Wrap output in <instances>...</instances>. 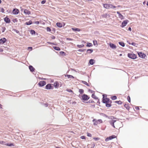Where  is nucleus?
Wrapping results in <instances>:
<instances>
[{
	"label": "nucleus",
	"mask_w": 148,
	"mask_h": 148,
	"mask_svg": "<svg viewBox=\"0 0 148 148\" xmlns=\"http://www.w3.org/2000/svg\"><path fill=\"white\" fill-rule=\"evenodd\" d=\"M102 101L103 103L106 104V106L107 107H110L112 106V101L109 98H106L104 100H102Z\"/></svg>",
	"instance_id": "nucleus-1"
},
{
	"label": "nucleus",
	"mask_w": 148,
	"mask_h": 148,
	"mask_svg": "<svg viewBox=\"0 0 148 148\" xmlns=\"http://www.w3.org/2000/svg\"><path fill=\"white\" fill-rule=\"evenodd\" d=\"M92 122H93V125H97L98 124L102 123L103 122L101 119H99L97 120L96 119H94L92 120Z\"/></svg>",
	"instance_id": "nucleus-2"
},
{
	"label": "nucleus",
	"mask_w": 148,
	"mask_h": 148,
	"mask_svg": "<svg viewBox=\"0 0 148 148\" xmlns=\"http://www.w3.org/2000/svg\"><path fill=\"white\" fill-rule=\"evenodd\" d=\"M127 56L129 58L132 59H135L137 57L136 55L133 53H128L127 54Z\"/></svg>",
	"instance_id": "nucleus-3"
},
{
	"label": "nucleus",
	"mask_w": 148,
	"mask_h": 148,
	"mask_svg": "<svg viewBox=\"0 0 148 148\" xmlns=\"http://www.w3.org/2000/svg\"><path fill=\"white\" fill-rule=\"evenodd\" d=\"M138 54L139 56L141 58L145 59L146 57V55L145 54L141 52H138Z\"/></svg>",
	"instance_id": "nucleus-4"
},
{
	"label": "nucleus",
	"mask_w": 148,
	"mask_h": 148,
	"mask_svg": "<svg viewBox=\"0 0 148 148\" xmlns=\"http://www.w3.org/2000/svg\"><path fill=\"white\" fill-rule=\"evenodd\" d=\"M53 88V86L51 84H48L45 86V88L47 89H51Z\"/></svg>",
	"instance_id": "nucleus-5"
},
{
	"label": "nucleus",
	"mask_w": 148,
	"mask_h": 148,
	"mask_svg": "<svg viewBox=\"0 0 148 148\" xmlns=\"http://www.w3.org/2000/svg\"><path fill=\"white\" fill-rule=\"evenodd\" d=\"M116 137V136L115 135H113L112 136H110L109 137L105 139V140L106 142H107L109 140H112L113 138H115Z\"/></svg>",
	"instance_id": "nucleus-6"
},
{
	"label": "nucleus",
	"mask_w": 148,
	"mask_h": 148,
	"mask_svg": "<svg viewBox=\"0 0 148 148\" xmlns=\"http://www.w3.org/2000/svg\"><path fill=\"white\" fill-rule=\"evenodd\" d=\"M129 21L128 20L124 21L122 23V24L121 25V27H124L127 24Z\"/></svg>",
	"instance_id": "nucleus-7"
},
{
	"label": "nucleus",
	"mask_w": 148,
	"mask_h": 148,
	"mask_svg": "<svg viewBox=\"0 0 148 148\" xmlns=\"http://www.w3.org/2000/svg\"><path fill=\"white\" fill-rule=\"evenodd\" d=\"M46 84V82L45 81H41L39 82L38 84L40 87H42L45 85Z\"/></svg>",
	"instance_id": "nucleus-8"
},
{
	"label": "nucleus",
	"mask_w": 148,
	"mask_h": 148,
	"mask_svg": "<svg viewBox=\"0 0 148 148\" xmlns=\"http://www.w3.org/2000/svg\"><path fill=\"white\" fill-rule=\"evenodd\" d=\"M0 144L8 146H12L14 145L12 143L5 144V142L2 141H0Z\"/></svg>",
	"instance_id": "nucleus-9"
},
{
	"label": "nucleus",
	"mask_w": 148,
	"mask_h": 148,
	"mask_svg": "<svg viewBox=\"0 0 148 148\" xmlns=\"http://www.w3.org/2000/svg\"><path fill=\"white\" fill-rule=\"evenodd\" d=\"M19 12V10L17 9H14L12 11V13L14 15L18 14Z\"/></svg>",
	"instance_id": "nucleus-10"
},
{
	"label": "nucleus",
	"mask_w": 148,
	"mask_h": 148,
	"mask_svg": "<svg viewBox=\"0 0 148 148\" xmlns=\"http://www.w3.org/2000/svg\"><path fill=\"white\" fill-rule=\"evenodd\" d=\"M89 98L88 96L86 95H84L82 97V99L83 100H87Z\"/></svg>",
	"instance_id": "nucleus-11"
},
{
	"label": "nucleus",
	"mask_w": 148,
	"mask_h": 148,
	"mask_svg": "<svg viewBox=\"0 0 148 148\" xmlns=\"http://www.w3.org/2000/svg\"><path fill=\"white\" fill-rule=\"evenodd\" d=\"M7 40L5 38H3L0 39V43L1 44H3L5 43Z\"/></svg>",
	"instance_id": "nucleus-12"
},
{
	"label": "nucleus",
	"mask_w": 148,
	"mask_h": 148,
	"mask_svg": "<svg viewBox=\"0 0 148 148\" xmlns=\"http://www.w3.org/2000/svg\"><path fill=\"white\" fill-rule=\"evenodd\" d=\"M103 7L106 9H109L110 8L111 4L108 3H104L103 4Z\"/></svg>",
	"instance_id": "nucleus-13"
},
{
	"label": "nucleus",
	"mask_w": 148,
	"mask_h": 148,
	"mask_svg": "<svg viewBox=\"0 0 148 148\" xmlns=\"http://www.w3.org/2000/svg\"><path fill=\"white\" fill-rule=\"evenodd\" d=\"M4 21L6 23H9L10 22V19L7 16L4 18Z\"/></svg>",
	"instance_id": "nucleus-14"
},
{
	"label": "nucleus",
	"mask_w": 148,
	"mask_h": 148,
	"mask_svg": "<svg viewBox=\"0 0 148 148\" xmlns=\"http://www.w3.org/2000/svg\"><path fill=\"white\" fill-rule=\"evenodd\" d=\"M109 45L110 47L113 49H116V45L113 43H110Z\"/></svg>",
	"instance_id": "nucleus-15"
},
{
	"label": "nucleus",
	"mask_w": 148,
	"mask_h": 148,
	"mask_svg": "<svg viewBox=\"0 0 148 148\" xmlns=\"http://www.w3.org/2000/svg\"><path fill=\"white\" fill-rule=\"evenodd\" d=\"M116 121V120H111L110 121V123L111 125L114 127L116 128V127H115L114 123Z\"/></svg>",
	"instance_id": "nucleus-16"
},
{
	"label": "nucleus",
	"mask_w": 148,
	"mask_h": 148,
	"mask_svg": "<svg viewBox=\"0 0 148 148\" xmlns=\"http://www.w3.org/2000/svg\"><path fill=\"white\" fill-rule=\"evenodd\" d=\"M24 12L26 15H29L31 14L30 12L27 9L24 10Z\"/></svg>",
	"instance_id": "nucleus-17"
},
{
	"label": "nucleus",
	"mask_w": 148,
	"mask_h": 148,
	"mask_svg": "<svg viewBox=\"0 0 148 148\" xmlns=\"http://www.w3.org/2000/svg\"><path fill=\"white\" fill-rule=\"evenodd\" d=\"M117 13L119 15V17L121 19H123L124 18L123 16L118 11L117 12Z\"/></svg>",
	"instance_id": "nucleus-18"
},
{
	"label": "nucleus",
	"mask_w": 148,
	"mask_h": 148,
	"mask_svg": "<svg viewBox=\"0 0 148 148\" xmlns=\"http://www.w3.org/2000/svg\"><path fill=\"white\" fill-rule=\"evenodd\" d=\"M89 103H92V105H91L90 106L91 107V108H94L95 107V102H94V101H92L90 100L89 101Z\"/></svg>",
	"instance_id": "nucleus-19"
},
{
	"label": "nucleus",
	"mask_w": 148,
	"mask_h": 148,
	"mask_svg": "<svg viewBox=\"0 0 148 148\" xmlns=\"http://www.w3.org/2000/svg\"><path fill=\"white\" fill-rule=\"evenodd\" d=\"M29 67V69L31 72L34 71L35 69L32 66L30 65Z\"/></svg>",
	"instance_id": "nucleus-20"
},
{
	"label": "nucleus",
	"mask_w": 148,
	"mask_h": 148,
	"mask_svg": "<svg viewBox=\"0 0 148 148\" xmlns=\"http://www.w3.org/2000/svg\"><path fill=\"white\" fill-rule=\"evenodd\" d=\"M72 29L75 32H79L80 31V29L78 28H72Z\"/></svg>",
	"instance_id": "nucleus-21"
},
{
	"label": "nucleus",
	"mask_w": 148,
	"mask_h": 148,
	"mask_svg": "<svg viewBox=\"0 0 148 148\" xmlns=\"http://www.w3.org/2000/svg\"><path fill=\"white\" fill-rule=\"evenodd\" d=\"M57 26L59 27H61L62 26V24L60 22H58L56 23Z\"/></svg>",
	"instance_id": "nucleus-22"
},
{
	"label": "nucleus",
	"mask_w": 148,
	"mask_h": 148,
	"mask_svg": "<svg viewBox=\"0 0 148 148\" xmlns=\"http://www.w3.org/2000/svg\"><path fill=\"white\" fill-rule=\"evenodd\" d=\"M95 63L94 60L92 59H91L89 60V63L90 65H92Z\"/></svg>",
	"instance_id": "nucleus-23"
},
{
	"label": "nucleus",
	"mask_w": 148,
	"mask_h": 148,
	"mask_svg": "<svg viewBox=\"0 0 148 148\" xmlns=\"http://www.w3.org/2000/svg\"><path fill=\"white\" fill-rule=\"evenodd\" d=\"M124 107L127 110H129L130 108L129 105L128 104H125L124 105Z\"/></svg>",
	"instance_id": "nucleus-24"
},
{
	"label": "nucleus",
	"mask_w": 148,
	"mask_h": 148,
	"mask_svg": "<svg viewBox=\"0 0 148 148\" xmlns=\"http://www.w3.org/2000/svg\"><path fill=\"white\" fill-rule=\"evenodd\" d=\"M32 24V22L31 20L29 21L28 22H27L25 23V25H30Z\"/></svg>",
	"instance_id": "nucleus-25"
},
{
	"label": "nucleus",
	"mask_w": 148,
	"mask_h": 148,
	"mask_svg": "<svg viewBox=\"0 0 148 148\" xmlns=\"http://www.w3.org/2000/svg\"><path fill=\"white\" fill-rule=\"evenodd\" d=\"M93 51V50L92 49H88L87 50V52L88 53H90Z\"/></svg>",
	"instance_id": "nucleus-26"
},
{
	"label": "nucleus",
	"mask_w": 148,
	"mask_h": 148,
	"mask_svg": "<svg viewBox=\"0 0 148 148\" xmlns=\"http://www.w3.org/2000/svg\"><path fill=\"white\" fill-rule=\"evenodd\" d=\"M114 102L115 103H117L119 105H121L122 103V102L120 100L118 101H115Z\"/></svg>",
	"instance_id": "nucleus-27"
},
{
	"label": "nucleus",
	"mask_w": 148,
	"mask_h": 148,
	"mask_svg": "<svg viewBox=\"0 0 148 148\" xmlns=\"http://www.w3.org/2000/svg\"><path fill=\"white\" fill-rule=\"evenodd\" d=\"M53 49L57 51H60V47H53Z\"/></svg>",
	"instance_id": "nucleus-28"
},
{
	"label": "nucleus",
	"mask_w": 148,
	"mask_h": 148,
	"mask_svg": "<svg viewBox=\"0 0 148 148\" xmlns=\"http://www.w3.org/2000/svg\"><path fill=\"white\" fill-rule=\"evenodd\" d=\"M93 45L94 46H96L98 45L97 42V41L95 40H94L93 41Z\"/></svg>",
	"instance_id": "nucleus-29"
},
{
	"label": "nucleus",
	"mask_w": 148,
	"mask_h": 148,
	"mask_svg": "<svg viewBox=\"0 0 148 148\" xmlns=\"http://www.w3.org/2000/svg\"><path fill=\"white\" fill-rule=\"evenodd\" d=\"M30 32L32 35H35L36 34L35 31L33 30L32 29L30 30Z\"/></svg>",
	"instance_id": "nucleus-30"
},
{
	"label": "nucleus",
	"mask_w": 148,
	"mask_h": 148,
	"mask_svg": "<svg viewBox=\"0 0 148 148\" xmlns=\"http://www.w3.org/2000/svg\"><path fill=\"white\" fill-rule=\"evenodd\" d=\"M65 76L67 77L68 78H74V77L73 76L69 75H66Z\"/></svg>",
	"instance_id": "nucleus-31"
},
{
	"label": "nucleus",
	"mask_w": 148,
	"mask_h": 148,
	"mask_svg": "<svg viewBox=\"0 0 148 148\" xmlns=\"http://www.w3.org/2000/svg\"><path fill=\"white\" fill-rule=\"evenodd\" d=\"M119 44L123 47L125 46V44L123 42H119Z\"/></svg>",
	"instance_id": "nucleus-32"
},
{
	"label": "nucleus",
	"mask_w": 148,
	"mask_h": 148,
	"mask_svg": "<svg viewBox=\"0 0 148 148\" xmlns=\"http://www.w3.org/2000/svg\"><path fill=\"white\" fill-rule=\"evenodd\" d=\"M86 46L88 47H91L92 46V44L91 43L88 42Z\"/></svg>",
	"instance_id": "nucleus-33"
},
{
	"label": "nucleus",
	"mask_w": 148,
	"mask_h": 148,
	"mask_svg": "<svg viewBox=\"0 0 148 148\" xmlns=\"http://www.w3.org/2000/svg\"><path fill=\"white\" fill-rule=\"evenodd\" d=\"M54 85L55 87H57L59 86L58 83L57 82H56L54 83Z\"/></svg>",
	"instance_id": "nucleus-34"
},
{
	"label": "nucleus",
	"mask_w": 148,
	"mask_h": 148,
	"mask_svg": "<svg viewBox=\"0 0 148 148\" xmlns=\"http://www.w3.org/2000/svg\"><path fill=\"white\" fill-rule=\"evenodd\" d=\"M111 98L112 100H115L117 99V97L116 96H112Z\"/></svg>",
	"instance_id": "nucleus-35"
},
{
	"label": "nucleus",
	"mask_w": 148,
	"mask_h": 148,
	"mask_svg": "<svg viewBox=\"0 0 148 148\" xmlns=\"http://www.w3.org/2000/svg\"><path fill=\"white\" fill-rule=\"evenodd\" d=\"M103 97L102 100H104V99H106V98H108L107 97V95L106 94H103Z\"/></svg>",
	"instance_id": "nucleus-36"
},
{
	"label": "nucleus",
	"mask_w": 148,
	"mask_h": 148,
	"mask_svg": "<svg viewBox=\"0 0 148 148\" xmlns=\"http://www.w3.org/2000/svg\"><path fill=\"white\" fill-rule=\"evenodd\" d=\"M77 47L79 48L83 47L84 46V45L83 44H82L81 45H77Z\"/></svg>",
	"instance_id": "nucleus-37"
},
{
	"label": "nucleus",
	"mask_w": 148,
	"mask_h": 148,
	"mask_svg": "<svg viewBox=\"0 0 148 148\" xmlns=\"http://www.w3.org/2000/svg\"><path fill=\"white\" fill-rule=\"evenodd\" d=\"M92 97L93 98L95 99H97V97L95 95L94 93L92 95Z\"/></svg>",
	"instance_id": "nucleus-38"
},
{
	"label": "nucleus",
	"mask_w": 148,
	"mask_h": 148,
	"mask_svg": "<svg viewBox=\"0 0 148 148\" xmlns=\"http://www.w3.org/2000/svg\"><path fill=\"white\" fill-rule=\"evenodd\" d=\"M60 53L61 55L65 56L66 55V53L65 52L63 51H61L60 52Z\"/></svg>",
	"instance_id": "nucleus-39"
},
{
	"label": "nucleus",
	"mask_w": 148,
	"mask_h": 148,
	"mask_svg": "<svg viewBox=\"0 0 148 148\" xmlns=\"http://www.w3.org/2000/svg\"><path fill=\"white\" fill-rule=\"evenodd\" d=\"M131 44V45H132L134 46H135L136 47H137V45H138V44H136V43L134 42H132Z\"/></svg>",
	"instance_id": "nucleus-40"
},
{
	"label": "nucleus",
	"mask_w": 148,
	"mask_h": 148,
	"mask_svg": "<svg viewBox=\"0 0 148 148\" xmlns=\"http://www.w3.org/2000/svg\"><path fill=\"white\" fill-rule=\"evenodd\" d=\"M85 50L86 49H79L77 50V51L79 52H84Z\"/></svg>",
	"instance_id": "nucleus-41"
},
{
	"label": "nucleus",
	"mask_w": 148,
	"mask_h": 148,
	"mask_svg": "<svg viewBox=\"0 0 148 148\" xmlns=\"http://www.w3.org/2000/svg\"><path fill=\"white\" fill-rule=\"evenodd\" d=\"M66 90L69 92H73V91L69 89H67Z\"/></svg>",
	"instance_id": "nucleus-42"
},
{
	"label": "nucleus",
	"mask_w": 148,
	"mask_h": 148,
	"mask_svg": "<svg viewBox=\"0 0 148 148\" xmlns=\"http://www.w3.org/2000/svg\"><path fill=\"white\" fill-rule=\"evenodd\" d=\"M6 29V28L5 27H2V32H4L5 30Z\"/></svg>",
	"instance_id": "nucleus-43"
},
{
	"label": "nucleus",
	"mask_w": 148,
	"mask_h": 148,
	"mask_svg": "<svg viewBox=\"0 0 148 148\" xmlns=\"http://www.w3.org/2000/svg\"><path fill=\"white\" fill-rule=\"evenodd\" d=\"M82 82L84 84H86L88 86H89L88 84L87 83V82H86L84 81H82Z\"/></svg>",
	"instance_id": "nucleus-44"
},
{
	"label": "nucleus",
	"mask_w": 148,
	"mask_h": 148,
	"mask_svg": "<svg viewBox=\"0 0 148 148\" xmlns=\"http://www.w3.org/2000/svg\"><path fill=\"white\" fill-rule=\"evenodd\" d=\"M87 136L90 137H92V135L91 134L89 133H87Z\"/></svg>",
	"instance_id": "nucleus-45"
},
{
	"label": "nucleus",
	"mask_w": 148,
	"mask_h": 148,
	"mask_svg": "<svg viewBox=\"0 0 148 148\" xmlns=\"http://www.w3.org/2000/svg\"><path fill=\"white\" fill-rule=\"evenodd\" d=\"M127 100L128 101V102H129L130 103V101H130V97L129 96H128L127 97Z\"/></svg>",
	"instance_id": "nucleus-46"
},
{
	"label": "nucleus",
	"mask_w": 148,
	"mask_h": 148,
	"mask_svg": "<svg viewBox=\"0 0 148 148\" xmlns=\"http://www.w3.org/2000/svg\"><path fill=\"white\" fill-rule=\"evenodd\" d=\"M14 31H15V32H16V33L18 34H20V33H19V31H18V30H17L14 29Z\"/></svg>",
	"instance_id": "nucleus-47"
},
{
	"label": "nucleus",
	"mask_w": 148,
	"mask_h": 148,
	"mask_svg": "<svg viewBox=\"0 0 148 148\" xmlns=\"http://www.w3.org/2000/svg\"><path fill=\"white\" fill-rule=\"evenodd\" d=\"M47 31L50 32L51 30L50 27H47Z\"/></svg>",
	"instance_id": "nucleus-48"
},
{
	"label": "nucleus",
	"mask_w": 148,
	"mask_h": 148,
	"mask_svg": "<svg viewBox=\"0 0 148 148\" xmlns=\"http://www.w3.org/2000/svg\"><path fill=\"white\" fill-rule=\"evenodd\" d=\"M84 90L82 89H79V92L80 93L84 92Z\"/></svg>",
	"instance_id": "nucleus-49"
},
{
	"label": "nucleus",
	"mask_w": 148,
	"mask_h": 148,
	"mask_svg": "<svg viewBox=\"0 0 148 148\" xmlns=\"http://www.w3.org/2000/svg\"><path fill=\"white\" fill-rule=\"evenodd\" d=\"M116 7V6H113L112 4H111L110 8L113 9L115 8Z\"/></svg>",
	"instance_id": "nucleus-50"
},
{
	"label": "nucleus",
	"mask_w": 148,
	"mask_h": 148,
	"mask_svg": "<svg viewBox=\"0 0 148 148\" xmlns=\"http://www.w3.org/2000/svg\"><path fill=\"white\" fill-rule=\"evenodd\" d=\"M93 139L95 140H99L100 138H93Z\"/></svg>",
	"instance_id": "nucleus-51"
},
{
	"label": "nucleus",
	"mask_w": 148,
	"mask_h": 148,
	"mask_svg": "<svg viewBox=\"0 0 148 148\" xmlns=\"http://www.w3.org/2000/svg\"><path fill=\"white\" fill-rule=\"evenodd\" d=\"M46 2V1L45 0H43L41 2V3L42 4H45Z\"/></svg>",
	"instance_id": "nucleus-52"
},
{
	"label": "nucleus",
	"mask_w": 148,
	"mask_h": 148,
	"mask_svg": "<svg viewBox=\"0 0 148 148\" xmlns=\"http://www.w3.org/2000/svg\"><path fill=\"white\" fill-rule=\"evenodd\" d=\"M80 138L82 139H86V137L85 136H81L80 137Z\"/></svg>",
	"instance_id": "nucleus-53"
},
{
	"label": "nucleus",
	"mask_w": 148,
	"mask_h": 148,
	"mask_svg": "<svg viewBox=\"0 0 148 148\" xmlns=\"http://www.w3.org/2000/svg\"><path fill=\"white\" fill-rule=\"evenodd\" d=\"M4 9L3 8H1V12H2V13H4Z\"/></svg>",
	"instance_id": "nucleus-54"
},
{
	"label": "nucleus",
	"mask_w": 148,
	"mask_h": 148,
	"mask_svg": "<svg viewBox=\"0 0 148 148\" xmlns=\"http://www.w3.org/2000/svg\"><path fill=\"white\" fill-rule=\"evenodd\" d=\"M13 21L14 22V23H15V22H17V19H14L13 20Z\"/></svg>",
	"instance_id": "nucleus-55"
},
{
	"label": "nucleus",
	"mask_w": 148,
	"mask_h": 148,
	"mask_svg": "<svg viewBox=\"0 0 148 148\" xmlns=\"http://www.w3.org/2000/svg\"><path fill=\"white\" fill-rule=\"evenodd\" d=\"M51 38L52 39H55V37L54 36H53V35H52Z\"/></svg>",
	"instance_id": "nucleus-56"
},
{
	"label": "nucleus",
	"mask_w": 148,
	"mask_h": 148,
	"mask_svg": "<svg viewBox=\"0 0 148 148\" xmlns=\"http://www.w3.org/2000/svg\"><path fill=\"white\" fill-rule=\"evenodd\" d=\"M66 40H73L72 39L70 38H66Z\"/></svg>",
	"instance_id": "nucleus-57"
},
{
	"label": "nucleus",
	"mask_w": 148,
	"mask_h": 148,
	"mask_svg": "<svg viewBox=\"0 0 148 148\" xmlns=\"http://www.w3.org/2000/svg\"><path fill=\"white\" fill-rule=\"evenodd\" d=\"M52 30V32H55V31H56V29H55V28H52V30Z\"/></svg>",
	"instance_id": "nucleus-58"
},
{
	"label": "nucleus",
	"mask_w": 148,
	"mask_h": 148,
	"mask_svg": "<svg viewBox=\"0 0 148 148\" xmlns=\"http://www.w3.org/2000/svg\"><path fill=\"white\" fill-rule=\"evenodd\" d=\"M135 108L136 110H139V107L138 106H136L135 107Z\"/></svg>",
	"instance_id": "nucleus-59"
},
{
	"label": "nucleus",
	"mask_w": 148,
	"mask_h": 148,
	"mask_svg": "<svg viewBox=\"0 0 148 148\" xmlns=\"http://www.w3.org/2000/svg\"><path fill=\"white\" fill-rule=\"evenodd\" d=\"M35 24H37V25H38L39 24V21H36L35 22Z\"/></svg>",
	"instance_id": "nucleus-60"
},
{
	"label": "nucleus",
	"mask_w": 148,
	"mask_h": 148,
	"mask_svg": "<svg viewBox=\"0 0 148 148\" xmlns=\"http://www.w3.org/2000/svg\"><path fill=\"white\" fill-rule=\"evenodd\" d=\"M128 30L130 31H131V30H132V29H131V27H129V28H128Z\"/></svg>",
	"instance_id": "nucleus-61"
},
{
	"label": "nucleus",
	"mask_w": 148,
	"mask_h": 148,
	"mask_svg": "<svg viewBox=\"0 0 148 148\" xmlns=\"http://www.w3.org/2000/svg\"><path fill=\"white\" fill-rule=\"evenodd\" d=\"M28 49H31V50H32V47H28Z\"/></svg>",
	"instance_id": "nucleus-62"
},
{
	"label": "nucleus",
	"mask_w": 148,
	"mask_h": 148,
	"mask_svg": "<svg viewBox=\"0 0 148 148\" xmlns=\"http://www.w3.org/2000/svg\"><path fill=\"white\" fill-rule=\"evenodd\" d=\"M3 90L2 91H0V92H3V91L5 90Z\"/></svg>",
	"instance_id": "nucleus-63"
},
{
	"label": "nucleus",
	"mask_w": 148,
	"mask_h": 148,
	"mask_svg": "<svg viewBox=\"0 0 148 148\" xmlns=\"http://www.w3.org/2000/svg\"><path fill=\"white\" fill-rule=\"evenodd\" d=\"M3 50L1 49H0V51L1 52H3Z\"/></svg>",
	"instance_id": "nucleus-64"
}]
</instances>
